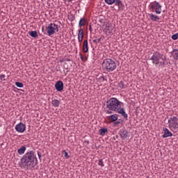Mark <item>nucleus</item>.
Instances as JSON below:
<instances>
[{
  "mask_svg": "<svg viewBox=\"0 0 178 178\" xmlns=\"http://www.w3.org/2000/svg\"><path fill=\"white\" fill-rule=\"evenodd\" d=\"M149 9L151 12H155L156 15H161V13H162V6L156 1L149 3Z\"/></svg>",
  "mask_w": 178,
  "mask_h": 178,
  "instance_id": "nucleus-6",
  "label": "nucleus"
},
{
  "mask_svg": "<svg viewBox=\"0 0 178 178\" xmlns=\"http://www.w3.org/2000/svg\"><path fill=\"white\" fill-rule=\"evenodd\" d=\"M15 130L18 133H24L26 131V124H23V122H19L15 125Z\"/></svg>",
  "mask_w": 178,
  "mask_h": 178,
  "instance_id": "nucleus-9",
  "label": "nucleus"
},
{
  "mask_svg": "<svg viewBox=\"0 0 178 178\" xmlns=\"http://www.w3.org/2000/svg\"><path fill=\"white\" fill-rule=\"evenodd\" d=\"M83 144H84V145H88V144H90V141H88V140H85V141L83 142Z\"/></svg>",
  "mask_w": 178,
  "mask_h": 178,
  "instance_id": "nucleus-33",
  "label": "nucleus"
},
{
  "mask_svg": "<svg viewBox=\"0 0 178 178\" xmlns=\"http://www.w3.org/2000/svg\"><path fill=\"white\" fill-rule=\"evenodd\" d=\"M83 52H88V40H85L83 41Z\"/></svg>",
  "mask_w": 178,
  "mask_h": 178,
  "instance_id": "nucleus-16",
  "label": "nucleus"
},
{
  "mask_svg": "<svg viewBox=\"0 0 178 178\" xmlns=\"http://www.w3.org/2000/svg\"><path fill=\"white\" fill-rule=\"evenodd\" d=\"M118 118L119 115L118 114L111 115L108 117V120H110V122H116Z\"/></svg>",
  "mask_w": 178,
  "mask_h": 178,
  "instance_id": "nucleus-19",
  "label": "nucleus"
},
{
  "mask_svg": "<svg viewBox=\"0 0 178 178\" xmlns=\"http://www.w3.org/2000/svg\"><path fill=\"white\" fill-rule=\"evenodd\" d=\"M149 60H152L154 65H159L160 66H163L165 65V61H162L163 60V54L158 51L153 53Z\"/></svg>",
  "mask_w": 178,
  "mask_h": 178,
  "instance_id": "nucleus-4",
  "label": "nucleus"
},
{
  "mask_svg": "<svg viewBox=\"0 0 178 178\" xmlns=\"http://www.w3.org/2000/svg\"><path fill=\"white\" fill-rule=\"evenodd\" d=\"M72 1H73V0H68V2H72Z\"/></svg>",
  "mask_w": 178,
  "mask_h": 178,
  "instance_id": "nucleus-38",
  "label": "nucleus"
},
{
  "mask_svg": "<svg viewBox=\"0 0 178 178\" xmlns=\"http://www.w3.org/2000/svg\"><path fill=\"white\" fill-rule=\"evenodd\" d=\"M15 86L19 87V88H23L24 87V85L22 82H15Z\"/></svg>",
  "mask_w": 178,
  "mask_h": 178,
  "instance_id": "nucleus-24",
  "label": "nucleus"
},
{
  "mask_svg": "<svg viewBox=\"0 0 178 178\" xmlns=\"http://www.w3.org/2000/svg\"><path fill=\"white\" fill-rule=\"evenodd\" d=\"M21 166L26 168H35L37 156L33 150L27 152L20 159Z\"/></svg>",
  "mask_w": 178,
  "mask_h": 178,
  "instance_id": "nucleus-2",
  "label": "nucleus"
},
{
  "mask_svg": "<svg viewBox=\"0 0 178 178\" xmlns=\"http://www.w3.org/2000/svg\"><path fill=\"white\" fill-rule=\"evenodd\" d=\"M104 31L107 35L113 34V26L112 24L107 25L104 29Z\"/></svg>",
  "mask_w": 178,
  "mask_h": 178,
  "instance_id": "nucleus-14",
  "label": "nucleus"
},
{
  "mask_svg": "<svg viewBox=\"0 0 178 178\" xmlns=\"http://www.w3.org/2000/svg\"><path fill=\"white\" fill-rule=\"evenodd\" d=\"M147 17L149 20H151L152 22H159V16L152 14V13H147Z\"/></svg>",
  "mask_w": 178,
  "mask_h": 178,
  "instance_id": "nucleus-11",
  "label": "nucleus"
},
{
  "mask_svg": "<svg viewBox=\"0 0 178 178\" xmlns=\"http://www.w3.org/2000/svg\"><path fill=\"white\" fill-rule=\"evenodd\" d=\"M106 108L108 110H106V115H111L113 112H117L120 115H122L124 119H127L129 115L124 111V108H122L123 102L119 101L116 97H111L106 102Z\"/></svg>",
  "mask_w": 178,
  "mask_h": 178,
  "instance_id": "nucleus-1",
  "label": "nucleus"
},
{
  "mask_svg": "<svg viewBox=\"0 0 178 178\" xmlns=\"http://www.w3.org/2000/svg\"><path fill=\"white\" fill-rule=\"evenodd\" d=\"M98 165H99V166H101L102 168H104V166H105V165L104 164V161H102V159H99Z\"/></svg>",
  "mask_w": 178,
  "mask_h": 178,
  "instance_id": "nucleus-26",
  "label": "nucleus"
},
{
  "mask_svg": "<svg viewBox=\"0 0 178 178\" xmlns=\"http://www.w3.org/2000/svg\"><path fill=\"white\" fill-rule=\"evenodd\" d=\"M86 24H87V19L84 17L81 18L79 22V27H83Z\"/></svg>",
  "mask_w": 178,
  "mask_h": 178,
  "instance_id": "nucleus-17",
  "label": "nucleus"
},
{
  "mask_svg": "<svg viewBox=\"0 0 178 178\" xmlns=\"http://www.w3.org/2000/svg\"><path fill=\"white\" fill-rule=\"evenodd\" d=\"M51 104L54 108H58V107H59V105H60V101H59L56 99H54L52 100Z\"/></svg>",
  "mask_w": 178,
  "mask_h": 178,
  "instance_id": "nucleus-18",
  "label": "nucleus"
},
{
  "mask_svg": "<svg viewBox=\"0 0 178 178\" xmlns=\"http://www.w3.org/2000/svg\"><path fill=\"white\" fill-rule=\"evenodd\" d=\"M106 133H108V129L106 128H102L99 130V134L100 136H105Z\"/></svg>",
  "mask_w": 178,
  "mask_h": 178,
  "instance_id": "nucleus-21",
  "label": "nucleus"
},
{
  "mask_svg": "<svg viewBox=\"0 0 178 178\" xmlns=\"http://www.w3.org/2000/svg\"><path fill=\"white\" fill-rule=\"evenodd\" d=\"M98 80L102 83V82L105 81V80H106V79H105V76H104V75H102L98 78Z\"/></svg>",
  "mask_w": 178,
  "mask_h": 178,
  "instance_id": "nucleus-28",
  "label": "nucleus"
},
{
  "mask_svg": "<svg viewBox=\"0 0 178 178\" xmlns=\"http://www.w3.org/2000/svg\"><path fill=\"white\" fill-rule=\"evenodd\" d=\"M104 2L107 3V5L115 4V6H118V8H120V6L123 5L121 0H104Z\"/></svg>",
  "mask_w": 178,
  "mask_h": 178,
  "instance_id": "nucleus-8",
  "label": "nucleus"
},
{
  "mask_svg": "<svg viewBox=\"0 0 178 178\" xmlns=\"http://www.w3.org/2000/svg\"><path fill=\"white\" fill-rule=\"evenodd\" d=\"M173 58L174 59H175V60H178V51H175L174 55H173Z\"/></svg>",
  "mask_w": 178,
  "mask_h": 178,
  "instance_id": "nucleus-30",
  "label": "nucleus"
},
{
  "mask_svg": "<svg viewBox=\"0 0 178 178\" xmlns=\"http://www.w3.org/2000/svg\"><path fill=\"white\" fill-rule=\"evenodd\" d=\"M0 79L2 80V81H6V75L3 74H1Z\"/></svg>",
  "mask_w": 178,
  "mask_h": 178,
  "instance_id": "nucleus-27",
  "label": "nucleus"
},
{
  "mask_svg": "<svg viewBox=\"0 0 178 178\" xmlns=\"http://www.w3.org/2000/svg\"><path fill=\"white\" fill-rule=\"evenodd\" d=\"M29 35L31 37H33V38H36V37H38V33L35 31H31L29 32Z\"/></svg>",
  "mask_w": 178,
  "mask_h": 178,
  "instance_id": "nucleus-22",
  "label": "nucleus"
},
{
  "mask_svg": "<svg viewBox=\"0 0 178 178\" xmlns=\"http://www.w3.org/2000/svg\"><path fill=\"white\" fill-rule=\"evenodd\" d=\"M120 136L122 140H129V138L130 137L129 131H127L126 129L120 130Z\"/></svg>",
  "mask_w": 178,
  "mask_h": 178,
  "instance_id": "nucleus-10",
  "label": "nucleus"
},
{
  "mask_svg": "<svg viewBox=\"0 0 178 178\" xmlns=\"http://www.w3.org/2000/svg\"><path fill=\"white\" fill-rule=\"evenodd\" d=\"M114 126H118L120 124L121 122L120 121H114Z\"/></svg>",
  "mask_w": 178,
  "mask_h": 178,
  "instance_id": "nucleus-32",
  "label": "nucleus"
},
{
  "mask_svg": "<svg viewBox=\"0 0 178 178\" xmlns=\"http://www.w3.org/2000/svg\"><path fill=\"white\" fill-rule=\"evenodd\" d=\"M67 62H70V59L66 58Z\"/></svg>",
  "mask_w": 178,
  "mask_h": 178,
  "instance_id": "nucleus-37",
  "label": "nucleus"
},
{
  "mask_svg": "<svg viewBox=\"0 0 178 178\" xmlns=\"http://www.w3.org/2000/svg\"><path fill=\"white\" fill-rule=\"evenodd\" d=\"M48 35H52L59 32V26L55 23H50L47 27Z\"/></svg>",
  "mask_w": 178,
  "mask_h": 178,
  "instance_id": "nucleus-7",
  "label": "nucleus"
},
{
  "mask_svg": "<svg viewBox=\"0 0 178 178\" xmlns=\"http://www.w3.org/2000/svg\"><path fill=\"white\" fill-rule=\"evenodd\" d=\"M79 56H80L81 60H83V54H81L80 53V54H79Z\"/></svg>",
  "mask_w": 178,
  "mask_h": 178,
  "instance_id": "nucleus-36",
  "label": "nucleus"
},
{
  "mask_svg": "<svg viewBox=\"0 0 178 178\" xmlns=\"http://www.w3.org/2000/svg\"><path fill=\"white\" fill-rule=\"evenodd\" d=\"M55 88L58 92L63 91V82L62 81H58L55 84Z\"/></svg>",
  "mask_w": 178,
  "mask_h": 178,
  "instance_id": "nucleus-13",
  "label": "nucleus"
},
{
  "mask_svg": "<svg viewBox=\"0 0 178 178\" xmlns=\"http://www.w3.org/2000/svg\"><path fill=\"white\" fill-rule=\"evenodd\" d=\"M168 127L174 133H177L178 130V118L172 116L168 120Z\"/></svg>",
  "mask_w": 178,
  "mask_h": 178,
  "instance_id": "nucleus-5",
  "label": "nucleus"
},
{
  "mask_svg": "<svg viewBox=\"0 0 178 178\" xmlns=\"http://www.w3.org/2000/svg\"><path fill=\"white\" fill-rule=\"evenodd\" d=\"M38 156L39 159H41V152H38Z\"/></svg>",
  "mask_w": 178,
  "mask_h": 178,
  "instance_id": "nucleus-34",
  "label": "nucleus"
},
{
  "mask_svg": "<svg viewBox=\"0 0 178 178\" xmlns=\"http://www.w3.org/2000/svg\"><path fill=\"white\" fill-rule=\"evenodd\" d=\"M26 149H27V147L24 145L21 146V147L17 150L19 155H23V154L26 152Z\"/></svg>",
  "mask_w": 178,
  "mask_h": 178,
  "instance_id": "nucleus-20",
  "label": "nucleus"
},
{
  "mask_svg": "<svg viewBox=\"0 0 178 178\" xmlns=\"http://www.w3.org/2000/svg\"><path fill=\"white\" fill-rule=\"evenodd\" d=\"M171 38H172V40H177V38H178V33H177L172 35V37H171Z\"/></svg>",
  "mask_w": 178,
  "mask_h": 178,
  "instance_id": "nucleus-29",
  "label": "nucleus"
},
{
  "mask_svg": "<svg viewBox=\"0 0 178 178\" xmlns=\"http://www.w3.org/2000/svg\"><path fill=\"white\" fill-rule=\"evenodd\" d=\"M63 154H64V156L66 159H69V158H70V156L69 155V154H67V152H66V150H63Z\"/></svg>",
  "mask_w": 178,
  "mask_h": 178,
  "instance_id": "nucleus-25",
  "label": "nucleus"
},
{
  "mask_svg": "<svg viewBox=\"0 0 178 178\" xmlns=\"http://www.w3.org/2000/svg\"><path fill=\"white\" fill-rule=\"evenodd\" d=\"M163 131L164 133L162 136L163 138H168V137H172V136H173V134H172L168 128H163Z\"/></svg>",
  "mask_w": 178,
  "mask_h": 178,
  "instance_id": "nucleus-12",
  "label": "nucleus"
},
{
  "mask_svg": "<svg viewBox=\"0 0 178 178\" xmlns=\"http://www.w3.org/2000/svg\"><path fill=\"white\" fill-rule=\"evenodd\" d=\"M102 67L105 72L111 73L118 67L116 62L111 58H106L102 63Z\"/></svg>",
  "mask_w": 178,
  "mask_h": 178,
  "instance_id": "nucleus-3",
  "label": "nucleus"
},
{
  "mask_svg": "<svg viewBox=\"0 0 178 178\" xmlns=\"http://www.w3.org/2000/svg\"><path fill=\"white\" fill-rule=\"evenodd\" d=\"M100 41H101V38L99 39L93 40V42H95V44H98V42H99Z\"/></svg>",
  "mask_w": 178,
  "mask_h": 178,
  "instance_id": "nucleus-31",
  "label": "nucleus"
},
{
  "mask_svg": "<svg viewBox=\"0 0 178 178\" xmlns=\"http://www.w3.org/2000/svg\"><path fill=\"white\" fill-rule=\"evenodd\" d=\"M84 37V32L83 29H80L78 33V41L79 42H81L83 41V38Z\"/></svg>",
  "mask_w": 178,
  "mask_h": 178,
  "instance_id": "nucleus-15",
  "label": "nucleus"
},
{
  "mask_svg": "<svg viewBox=\"0 0 178 178\" xmlns=\"http://www.w3.org/2000/svg\"><path fill=\"white\" fill-rule=\"evenodd\" d=\"M89 30H90V33L92 32V27L91 26V25L89 26Z\"/></svg>",
  "mask_w": 178,
  "mask_h": 178,
  "instance_id": "nucleus-35",
  "label": "nucleus"
},
{
  "mask_svg": "<svg viewBox=\"0 0 178 178\" xmlns=\"http://www.w3.org/2000/svg\"><path fill=\"white\" fill-rule=\"evenodd\" d=\"M118 88H121V90L126 88V85L124 84V82L120 81L118 83Z\"/></svg>",
  "mask_w": 178,
  "mask_h": 178,
  "instance_id": "nucleus-23",
  "label": "nucleus"
}]
</instances>
